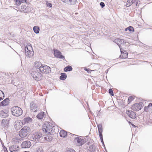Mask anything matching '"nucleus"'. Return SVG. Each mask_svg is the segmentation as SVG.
I'll use <instances>...</instances> for the list:
<instances>
[{
	"label": "nucleus",
	"instance_id": "1a4fd4ad",
	"mask_svg": "<svg viewBox=\"0 0 152 152\" xmlns=\"http://www.w3.org/2000/svg\"><path fill=\"white\" fill-rule=\"evenodd\" d=\"M19 9L20 11L21 12L28 13L31 11L32 8L24 5L21 6Z\"/></svg>",
	"mask_w": 152,
	"mask_h": 152
},
{
	"label": "nucleus",
	"instance_id": "6ab92c4d",
	"mask_svg": "<svg viewBox=\"0 0 152 152\" xmlns=\"http://www.w3.org/2000/svg\"><path fill=\"white\" fill-rule=\"evenodd\" d=\"M120 51L121 54L120 56L121 58H126L127 57L128 53L127 52L124 51L122 49H121Z\"/></svg>",
	"mask_w": 152,
	"mask_h": 152
},
{
	"label": "nucleus",
	"instance_id": "7c9ffc66",
	"mask_svg": "<svg viewBox=\"0 0 152 152\" xmlns=\"http://www.w3.org/2000/svg\"><path fill=\"white\" fill-rule=\"evenodd\" d=\"M23 121L25 123H28L32 121V119L29 117L24 118Z\"/></svg>",
	"mask_w": 152,
	"mask_h": 152
},
{
	"label": "nucleus",
	"instance_id": "79ce46f5",
	"mask_svg": "<svg viewBox=\"0 0 152 152\" xmlns=\"http://www.w3.org/2000/svg\"><path fill=\"white\" fill-rule=\"evenodd\" d=\"M149 108L150 107H151L152 108V103H150L147 106Z\"/></svg>",
	"mask_w": 152,
	"mask_h": 152
},
{
	"label": "nucleus",
	"instance_id": "7ed1b4c3",
	"mask_svg": "<svg viewBox=\"0 0 152 152\" xmlns=\"http://www.w3.org/2000/svg\"><path fill=\"white\" fill-rule=\"evenodd\" d=\"M11 111L12 115L16 117L21 115L23 113L22 110L18 106H14L11 108Z\"/></svg>",
	"mask_w": 152,
	"mask_h": 152
},
{
	"label": "nucleus",
	"instance_id": "a878e982",
	"mask_svg": "<svg viewBox=\"0 0 152 152\" xmlns=\"http://www.w3.org/2000/svg\"><path fill=\"white\" fill-rule=\"evenodd\" d=\"M67 75L66 74L61 73V76L60 77V79L61 80H64L66 79Z\"/></svg>",
	"mask_w": 152,
	"mask_h": 152
},
{
	"label": "nucleus",
	"instance_id": "9b49d317",
	"mask_svg": "<svg viewBox=\"0 0 152 152\" xmlns=\"http://www.w3.org/2000/svg\"><path fill=\"white\" fill-rule=\"evenodd\" d=\"M31 145V143L28 140L23 141L22 143L21 146L22 148H29Z\"/></svg>",
	"mask_w": 152,
	"mask_h": 152
},
{
	"label": "nucleus",
	"instance_id": "4468645a",
	"mask_svg": "<svg viewBox=\"0 0 152 152\" xmlns=\"http://www.w3.org/2000/svg\"><path fill=\"white\" fill-rule=\"evenodd\" d=\"M30 108L31 111L34 112H36L38 110L37 105L33 102L30 104Z\"/></svg>",
	"mask_w": 152,
	"mask_h": 152
},
{
	"label": "nucleus",
	"instance_id": "37998d69",
	"mask_svg": "<svg viewBox=\"0 0 152 152\" xmlns=\"http://www.w3.org/2000/svg\"><path fill=\"white\" fill-rule=\"evenodd\" d=\"M0 94H1L2 95H3V96H4V93H3V92L2 91H1V90H0Z\"/></svg>",
	"mask_w": 152,
	"mask_h": 152
},
{
	"label": "nucleus",
	"instance_id": "58836bf2",
	"mask_svg": "<svg viewBox=\"0 0 152 152\" xmlns=\"http://www.w3.org/2000/svg\"><path fill=\"white\" fill-rule=\"evenodd\" d=\"M149 110V108L148 106L145 107L144 108V110L145 111H147Z\"/></svg>",
	"mask_w": 152,
	"mask_h": 152
},
{
	"label": "nucleus",
	"instance_id": "a211bd4d",
	"mask_svg": "<svg viewBox=\"0 0 152 152\" xmlns=\"http://www.w3.org/2000/svg\"><path fill=\"white\" fill-rule=\"evenodd\" d=\"M64 3L70 5H75L76 4L77 0H61Z\"/></svg>",
	"mask_w": 152,
	"mask_h": 152
},
{
	"label": "nucleus",
	"instance_id": "c9c22d12",
	"mask_svg": "<svg viewBox=\"0 0 152 152\" xmlns=\"http://www.w3.org/2000/svg\"><path fill=\"white\" fill-rule=\"evenodd\" d=\"M37 152H43V150L41 147H39L37 150Z\"/></svg>",
	"mask_w": 152,
	"mask_h": 152
},
{
	"label": "nucleus",
	"instance_id": "b1692460",
	"mask_svg": "<svg viewBox=\"0 0 152 152\" xmlns=\"http://www.w3.org/2000/svg\"><path fill=\"white\" fill-rule=\"evenodd\" d=\"M21 125H20V123L18 122H15L14 124V127L17 130H18L21 127Z\"/></svg>",
	"mask_w": 152,
	"mask_h": 152
},
{
	"label": "nucleus",
	"instance_id": "ea45409f",
	"mask_svg": "<svg viewBox=\"0 0 152 152\" xmlns=\"http://www.w3.org/2000/svg\"><path fill=\"white\" fill-rule=\"evenodd\" d=\"M100 5L103 8L105 6L103 2H101L100 4Z\"/></svg>",
	"mask_w": 152,
	"mask_h": 152
},
{
	"label": "nucleus",
	"instance_id": "0eeeda50",
	"mask_svg": "<svg viewBox=\"0 0 152 152\" xmlns=\"http://www.w3.org/2000/svg\"><path fill=\"white\" fill-rule=\"evenodd\" d=\"M143 106V103L141 102L134 104L132 107V109L134 111H138L141 110Z\"/></svg>",
	"mask_w": 152,
	"mask_h": 152
},
{
	"label": "nucleus",
	"instance_id": "72a5a7b5",
	"mask_svg": "<svg viewBox=\"0 0 152 152\" xmlns=\"http://www.w3.org/2000/svg\"><path fill=\"white\" fill-rule=\"evenodd\" d=\"M128 30L130 32H134V29L133 28L132 26H129L127 27Z\"/></svg>",
	"mask_w": 152,
	"mask_h": 152
},
{
	"label": "nucleus",
	"instance_id": "2eb2a0df",
	"mask_svg": "<svg viewBox=\"0 0 152 152\" xmlns=\"http://www.w3.org/2000/svg\"><path fill=\"white\" fill-rule=\"evenodd\" d=\"M54 54L55 56L57 58H59L62 59H64V56L61 55V53L58 50H54Z\"/></svg>",
	"mask_w": 152,
	"mask_h": 152
},
{
	"label": "nucleus",
	"instance_id": "f3484780",
	"mask_svg": "<svg viewBox=\"0 0 152 152\" xmlns=\"http://www.w3.org/2000/svg\"><path fill=\"white\" fill-rule=\"evenodd\" d=\"M138 1L137 0H128L126 6L127 7H129L132 4H136V6H137L138 3Z\"/></svg>",
	"mask_w": 152,
	"mask_h": 152
},
{
	"label": "nucleus",
	"instance_id": "ddd939ff",
	"mask_svg": "<svg viewBox=\"0 0 152 152\" xmlns=\"http://www.w3.org/2000/svg\"><path fill=\"white\" fill-rule=\"evenodd\" d=\"M9 149L11 152H18L19 147L17 145H13L10 147Z\"/></svg>",
	"mask_w": 152,
	"mask_h": 152
},
{
	"label": "nucleus",
	"instance_id": "3c124183",
	"mask_svg": "<svg viewBox=\"0 0 152 152\" xmlns=\"http://www.w3.org/2000/svg\"><path fill=\"white\" fill-rule=\"evenodd\" d=\"M52 152H57L54 151H52Z\"/></svg>",
	"mask_w": 152,
	"mask_h": 152
},
{
	"label": "nucleus",
	"instance_id": "c85d7f7f",
	"mask_svg": "<svg viewBox=\"0 0 152 152\" xmlns=\"http://www.w3.org/2000/svg\"><path fill=\"white\" fill-rule=\"evenodd\" d=\"M34 32L36 34H38L39 31V26H35L33 28Z\"/></svg>",
	"mask_w": 152,
	"mask_h": 152
},
{
	"label": "nucleus",
	"instance_id": "8fccbe9b",
	"mask_svg": "<svg viewBox=\"0 0 152 152\" xmlns=\"http://www.w3.org/2000/svg\"><path fill=\"white\" fill-rule=\"evenodd\" d=\"M73 134V136H77V135H76L73 134Z\"/></svg>",
	"mask_w": 152,
	"mask_h": 152
},
{
	"label": "nucleus",
	"instance_id": "a19ab883",
	"mask_svg": "<svg viewBox=\"0 0 152 152\" xmlns=\"http://www.w3.org/2000/svg\"><path fill=\"white\" fill-rule=\"evenodd\" d=\"M47 6L50 7H52V5L51 3H48L47 4Z\"/></svg>",
	"mask_w": 152,
	"mask_h": 152
},
{
	"label": "nucleus",
	"instance_id": "a18cd8bd",
	"mask_svg": "<svg viewBox=\"0 0 152 152\" xmlns=\"http://www.w3.org/2000/svg\"><path fill=\"white\" fill-rule=\"evenodd\" d=\"M85 69V70L87 72H89V69H87L86 68V69Z\"/></svg>",
	"mask_w": 152,
	"mask_h": 152
},
{
	"label": "nucleus",
	"instance_id": "423d86ee",
	"mask_svg": "<svg viewBox=\"0 0 152 152\" xmlns=\"http://www.w3.org/2000/svg\"><path fill=\"white\" fill-rule=\"evenodd\" d=\"M38 70H35L32 74L31 75L33 78L36 80H40L42 79V75L40 73L38 72Z\"/></svg>",
	"mask_w": 152,
	"mask_h": 152
},
{
	"label": "nucleus",
	"instance_id": "09e8293b",
	"mask_svg": "<svg viewBox=\"0 0 152 152\" xmlns=\"http://www.w3.org/2000/svg\"><path fill=\"white\" fill-rule=\"evenodd\" d=\"M132 126H134V127L135 126L133 124H132Z\"/></svg>",
	"mask_w": 152,
	"mask_h": 152
},
{
	"label": "nucleus",
	"instance_id": "39448f33",
	"mask_svg": "<svg viewBox=\"0 0 152 152\" xmlns=\"http://www.w3.org/2000/svg\"><path fill=\"white\" fill-rule=\"evenodd\" d=\"M25 52L26 56L28 57H31L34 55V51L31 45H27L25 47Z\"/></svg>",
	"mask_w": 152,
	"mask_h": 152
},
{
	"label": "nucleus",
	"instance_id": "9d476101",
	"mask_svg": "<svg viewBox=\"0 0 152 152\" xmlns=\"http://www.w3.org/2000/svg\"><path fill=\"white\" fill-rule=\"evenodd\" d=\"M113 42L117 44V45H118L120 48V49H122L121 48V45H123L125 43L124 40L119 38L115 39L114 40Z\"/></svg>",
	"mask_w": 152,
	"mask_h": 152
},
{
	"label": "nucleus",
	"instance_id": "393cba45",
	"mask_svg": "<svg viewBox=\"0 0 152 152\" xmlns=\"http://www.w3.org/2000/svg\"><path fill=\"white\" fill-rule=\"evenodd\" d=\"M67 134L66 132L64 130H61L60 132V135L61 137H64L66 136Z\"/></svg>",
	"mask_w": 152,
	"mask_h": 152
},
{
	"label": "nucleus",
	"instance_id": "5701e85b",
	"mask_svg": "<svg viewBox=\"0 0 152 152\" xmlns=\"http://www.w3.org/2000/svg\"><path fill=\"white\" fill-rule=\"evenodd\" d=\"M98 129L99 133V136L102 135V132L103 131L102 125L101 124H97Z\"/></svg>",
	"mask_w": 152,
	"mask_h": 152
},
{
	"label": "nucleus",
	"instance_id": "cd10ccee",
	"mask_svg": "<svg viewBox=\"0 0 152 152\" xmlns=\"http://www.w3.org/2000/svg\"><path fill=\"white\" fill-rule=\"evenodd\" d=\"M72 68L70 66H68L66 67L64 69V70L65 72H70L72 71Z\"/></svg>",
	"mask_w": 152,
	"mask_h": 152
},
{
	"label": "nucleus",
	"instance_id": "49530a36",
	"mask_svg": "<svg viewBox=\"0 0 152 152\" xmlns=\"http://www.w3.org/2000/svg\"><path fill=\"white\" fill-rule=\"evenodd\" d=\"M3 99L1 97H0V101Z\"/></svg>",
	"mask_w": 152,
	"mask_h": 152
},
{
	"label": "nucleus",
	"instance_id": "c03bdc74",
	"mask_svg": "<svg viewBox=\"0 0 152 152\" xmlns=\"http://www.w3.org/2000/svg\"><path fill=\"white\" fill-rule=\"evenodd\" d=\"M4 152H8V151L7 150V149L6 148H4Z\"/></svg>",
	"mask_w": 152,
	"mask_h": 152
},
{
	"label": "nucleus",
	"instance_id": "603ef678",
	"mask_svg": "<svg viewBox=\"0 0 152 152\" xmlns=\"http://www.w3.org/2000/svg\"><path fill=\"white\" fill-rule=\"evenodd\" d=\"M151 108L150 109V110H151Z\"/></svg>",
	"mask_w": 152,
	"mask_h": 152
},
{
	"label": "nucleus",
	"instance_id": "c756f323",
	"mask_svg": "<svg viewBox=\"0 0 152 152\" xmlns=\"http://www.w3.org/2000/svg\"><path fill=\"white\" fill-rule=\"evenodd\" d=\"M44 113L41 112L37 116V117L39 119H41L43 118L44 117Z\"/></svg>",
	"mask_w": 152,
	"mask_h": 152
},
{
	"label": "nucleus",
	"instance_id": "473e14b6",
	"mask_svg": "<svg viewBox=\"0 0 152 152\" xmlns=\"http://www.w3.org/2000/svg\"><path fill=\"white\" fill-rule=\"evenodd\" d=\"M134 98V97L132 96H130L128 98V102L130 103L133 101Z\"/></svg>",
	"mask_w": 152,
	"mask_h": 152
},
{
	"label": "nucleus",
	"instance_id": "de8ad7c7",
	"mask_svg": "<svg viewBox=\"0 0 152 152\" xmlns=\"http://www.w3.org/2000/svg\"><path fill=\"white\" fill-rule=\"evenodd\" d=\"M127 30H128V29L127 28L125 29V31H127Z\"/></svg>",
	"mask_w": 152,
	"mask_h": 152
},
{
	"label": "nucleus",
	"instance_id": "dca6fc26",
	"mask_svg": "<svg viewBox=\"0 0 152 152\" xmlns=\"http://www.w3.org/2000/svg\"><path fill=\"white\" fill-rule=\"evenodd\" d=\"M126 113L127 114L132 118L134 119L136 117V114L132 111L127 110L126 111Z\"/></svg>",
	"mask_w": 152,
	"mask_h": 152
},
{
	"label": "nucleus",
	"instance_id": "f8f14e48",
	"mask_svg": "<svg viewBox=\"0 0 152 152\" xmlns=\"http://www.w3.org/2000/svg\"><path fill=\"white\" fill-rule=\"evenodd\" d=\"M74 141L77 142L79 145H82L85 142V140L80 138L77 137L75 139Z\"/></svg>",
	"mask_w": 152,
	"mask_h": 152
},
{
	"label": "nucleus",
	"instance_id": "bb28decb",
	"mask_svg": "<svg viewBox=\"0 0 152 152\" xmlns=\"http://www.w3.org/2000/svg\"><path fill=\"white\" fill-rule=\"evenodd\" d=\"M16 3V4L17 5H20V4L26 2V0H15Z\"/></svg>",
	"mask_w": 152,
	"mask_h": 152
},
{
	"label": "nucleus",
	"instance_id": "6e6552de",
	"mask_svg": "<svg viewBox=\"0 0 152 152\" xmlns=\"http://www.w3.org/2000/svg\"><path fill=\"white\" fill-rule=\"evenodd\" d=\"M39 71L43 73H49L51 72L50 67L46 65H43L39 69Z\"/></svg>",
	"mask_w": 152,
	"mask_h": 152
},
{
	"label": "nucleus",
	"instance_id": "aec40b11",
	"mask_svg": "<svg viewBox=\"0 0 152 152\" xmlns=\"http://www.w3.org/2000/svg\"><path fill=\"white\" fill-rule=\"evenodd\" d=\"M53 139L52 137L50 135L47 134L45 135H44L43 137V140H42V142L50 141L52 140Z\"/></svg>",
	"mask_w": 152,
	"mask_h": 152
},
{
	"label": "nucleus",
	"instance_id": "f257e3e1",
	"mask_svg": "<svg viewBox=\"0 0 152 152\" xmlns=\"http://www.w3.org/2000/svg\"><path fill=\"white\" fill-rule=\"evenodd\" d=\"M44 136V132L41 129L38 132L32 133L31 135L30 138L31 140L35 142H42Z\"/></svg>",
	"mask_w": 152,
	"mask_h": 152
},
{
	"label": "nucleus",
	"instance_id": "20e7f679",
	"mask_svg": "<svg viewBox=\"0 0 152 152\" xmlns=\"http://www.w3.org/2000/svg\"><path fill=\"white\" fill-rule=\"evenodd\" d=\"M30 130L29 127L25 126L20 130L19 132V135L21 137H25L27 136Z\"/></svg>",
	"mask_w": 152,
	"mask_h": 152
},
{
	"label": "nucleus",
	"instance_id": "4c0bfd02",
	"mask_svg": "<svg viewBox=\"0 0 152 152\" xmlns=\"http://www.w3.org/2000/svg\"><path fill=\"white\" fill-rule=\"evenodd\" d=\"M66 152H75V151L72 149H68L66 151Z\"/></svg>",
	"mask_w": 152,
	"mask_h": 152
},
{
	"label": "nucleus",
	"instance_id": "2f4dec72",
	"mask_svg": "<svg viewBox=\"0 0 152 152\" xmlns=\"http://www.w3.org/2000/svg\"><path fill=\"white\" fill-rule=\"evenodd\" d=\"M2 123V124L4 125L5 126H7L9 124L8 121L5 119L3 120Z\"/></svg>",
	"mask_w": 152,
	"mask_h": 152
},
{
	"label": "nucleus",
	"instance_id": "4be33fe9",
	"mask_svg": "<svg viewBox=\"0 0 152 152\" xmlns=\"http://www.w3.org/2000/svg\"><path fill=\"white\" fill-rule=\"evenodd\" d=\"M41 63L39 61H36L34 64V66L35 68H37V70H38V71H39L40 68L42 66Z\"/></svg>",
	"mask_w": 152,
	"mask_h": 152
},
{
	"label": "nucleus",
	"instance_id": "f704fd0d",
	"mask_svg": "<svg viewBox=\"0 0 152 152\" xmlns=\"http://www.w3.org/2000/svg\"><path fill=\"white\" fill-rule=\"evenodd\" d=\"M109 93L111 96H114L113 92L111 88H110L109 90Z\"/></svg>",
	"mask_w": 152,
	"mask_h": 152
},
{
	"label": "nucleus",
	"instance_id": "f03ea898",
	"mask_svg": "<svg viewBox=\"0 0 152 152\" xmlns=\"http://www.w3.org/2000/svg\"><path fill=\"white\" fill-rule=\"evenodd\" d=\"M53 125L50 122H47L43 124L42 126V129H41L44 132V134L53 133Z\"/></svg>",
	"mask_w": 152,
	"mask_h": 152
},
{
	"label": "nucleus",
	"instance_id": "e433bc0d",
	"mask_svg": "<svg viewBox=\"0 0 152 152\" xmlns=\"http://www.w3.org/2000/svg\"><path fill=\"white\" fill-rule=\"evenodd\" d=\"M99 137L100 138V139L102 143V144L104 146V142L103 138V136L102 135L99 136Z\"/></svg>",
	"mask_w": 152,
	"mask_h": 152
},
{
	"label": "nucleus",
	"instance_id": "412c9836",
	"mask_svg": "<svg viewBox=\"0 0 152 152\" xmlns=\"http://www.w3.org/2000/svg\"><path fill=\"white\" fill-rule=\"evenodd\" d=\"M9 99L8 98H7L0 103V106H5L8 105L9 102Z\"/></svg>",
	"mask_w": 152,
	"mask_h": 152
}]
</instances>
